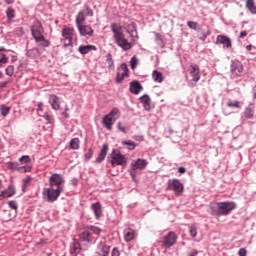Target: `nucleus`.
I'll list each match as a JSON object with an SVG mask.
<instances>
[{
  "instance_id": "41",
  "label": "nucleus",
  "mask_w": 256,
  "mask_h": 256,
  "mask_svg": "<svg viewBox=\"0 0 256 256\" xmlns=\"http://www.w3.org/2000/svg\"><path fill=\"white\" fill-rule=\"evenodd\" d=\"M138 65H139V59H137V56H133L130 60L131 69L133 70L137 69Z\"/></svg>"
},
{
  "instance_id": "3",
  "label": "nucleus",
  "mask_w": 256,
  "mask_h": 256,
  "mask_svg": "<svg viewBox=\"0 0 256 256\" xmlns=\"http://www.w3.org/2000/svg\"><path fill=\"white\" fill-rule=\"evenodd\" d=\"M73 41H77L75 29L70 27L62 29L61 43H63V48L67 49V47H73Z\"/></svg>"
},
{
  "instance_id": "40",
  "label": "nucleus",
  "mask_w": 256,
  "mask_h": 256,
  "mask_svg": "<svg viewBox=\"0 0 256 256\" xmlns=\"http://www.w3.org/2000/svg\"><path fill=\"white\" fill-rule=\"evenodd\" d=\"M87 229L88 231H91L92 233H94V235H101V232H102L101 228L93 225L88 226Z\"/></svg>"
},
{
  "instance_id": "9",
  "label": "nucleus",
  "mask_w": 256,
  "mask_h": 256,
  "mask_svg": "<svg viewBox=\"0 0 256 256\" xmlns=\"http://www.w3.org/2000/svg\"><path fill=\"white\" fill-rule=\"evenodd\" d=\"M45 33V30L43 29V25L41 24V22L36 21L34 22V24L31 27V34L32 37H34V39H40L41 37H43Z\"/></svg>"
},
{
  "instance_id": "12",
  "label": "nucleus",
  "mask_w": 256,
  "mask_h": 256,
  "mask_svg": "<svg viewBox=\"0 0 256 256\" xmlns=\"http://www.w3.org/2000/svg\"><path fill=\"white\" fill-rule=\"evenodd\" d=\"M216 45H223V49H231V38L220 34L216 37Z\"/></svg>"
},
{
  "instance_id": "5",
  "label": "nucleus",
  "mask_w": 256,
  "mask_h": 256,
  "mask_svg": "<svg viewBox=\"0 0 256 256\" xmlns=\"http://www.w3.org/2000/svg\"><path fill=\"white\" fill-rule=\"evenodd\" d=\"M111 166L115 167L118 165L120 167H127V158L125 155L121 154L118 150H113L111 153Z\"/></svg>"
},
{
  "instance_id": "52",
  "label": "nucleus",
  "mask_w": 256,
  "mask_h": 256,
  "mask_svg": "<svg viewBox=\"0 0 256 256\" xmlns=\"http://www.w3.org/2000/svg\"><path fill=\"white\" fill-rule=\"evenodd\" d=\"M155 42L157 45H163V36L159 33H155Z\"/></svg>"
},
{
  "instance_id": "43",
  "label": "nucleus",
  "mask_w": 256,
  "mask_h": 256,
  "mask_svg": "<svg viewBox=\"0 0 256 256\" xmlns=\"http://www.w3.org/2000/svg\"><path fill=\"white\" fill-rule=\"evenodd\" d=\"M32 169H33V168H32L31 166H29V165L20 166L18 172H19V173H31V170H32Z\"/></svg>"
},
{
  "instance_id": "30",
  "label": "nucleus",
  "mask_w": 256,
  "mask_h": 256,
  "mask_svg": "<svg viewBox=\"0 0 256 256\" xmlns=\"http://www.w3.org/2000/svg\"><path fill=\"white\" fill-rule=\"evenodd\" d=\"M152 79L155 83H163V74L157 70L152 72Z\"/></svg>"
},
{
  "instance_id": "20",
  "label": "nucleus",
  "mask_w": 256,
  "mask_h": 256,
  "mask_svg": "<svg viewBox=\"0 0 256 256\" xmlns=\"http://www.w3.org/2000/svg\"><path fill=\"white\" fill-rule=\"evenodd\" d=\"M17 193V190H15V186L9 185L6 190H3L0 193V199L3 197L4 199H9V197H13Z\"/></svg>"
},
{
  "instance_id": "2",
  "label": "nucleus",
  "mask_w": 256,
  "mask_h": 256,
  "mask_svg": "<svg viewBox=\"0 0 256 256\" xmlns=\"http://www.w3.org/2000/svg\"><path fill=\"white\" fill-rule=\"evenodd\" d=\"M110 28L113 33L116 45H118V47H120V49H122L123 51H129V49H131L133 45L131 44V42H129V40H127V38H125V34L117 29V24L112 23Z\"/></svg>"
},
{
  "instance_id": "15",
  "label": "nucleus",
  "mask_w": 256,
  "mask_h": 256,
  "mask_svg": "<svg viewBox=\"0 0 256 256\" xmlns=\"http://www.w3.org/2000/svg\"><path fill=\"white\" fill-rule=\"evenodd\" d=\"M231 73L234 77H241V73H243V64L241 62H232L231 64Z\"/></svg>"
},
{
  "instance_id": "19",
  "label": "nucleus",
  "mask_w": 256,
  "mask_h": 256,
  "mask_svg": "<svg viewBox=\"0 0 256 256\" xmlns=\"http://www.w3.org/2000/svg\"><path fill=\"white\" fill-rule=\"evenodd\" d=\"M130 93H132L133 95H139L141 93V91H143V86L141 85V83H139V81L134 80L130 83Z\"/></svg>"
},
{
  "instance_id": "1",
  "label": "nucleus",
  "mask_w": 256,
  "mask_h": 256,
  "mask_svg": "<svg viewBox=\"0 0 256 256\" xmlns=\"http://www.w3.org/2000/svg\"><path fill=\"white\" fill-rule=\"evenodd\" d=\"M235 207H237L235 202H216L209 205L211 215H216L217 217L229 215Z\"/></svg>"
},
{
  "instance_id": "29",
  "label": "nucleus",
  "mask_w": 256,
  "mask_h": 256,
  "mask_svg": "<svg viewBox=\"0 0 256 256\" xmlns=\"http://www.w3.org/2000/svg\"><path fill=\"white\" fill-rule=\"evenodd\" d=\"M246 9L250 11L252 15H256V5L254 0H247L246 1Z\"/></svg>"
},
{
  "instance_id": "49",
  "label": "nucleus",
  "mask_w": 256,
  "mask_h": 256,
  "mask_svg": "<svg viewBox=\"0 0 256 256\" xmlns=\"http://www.w3.org/2000/svg\"><path fill=\"white\" fill-rule=\"evenodd\" d=\"M189 235L193 238L197 237V227L189 226Z\"/></svg>"
},
{
  "instance_id": "37",
  "label": "nucleus",
  "mask_w": 256,
  "mask_h": 256,
  "mask_svg": "<svg viewBox=\"0 0 256 256\" xmlns=\"http://www.w3.org/2000/svg\"><path fill=\"white\" fill-rule=\"evenodd\" d=\"M6 15H7L8 22L11 23V21H13V19H15V10L13 8L9 7L6 10Z\"/></svg>"
},
{
  "instance_id": "48",
  "label": "nucleus",
  "mask_w": 256,
  "mask_h": 256,
  "mask_svg": "<svg viewBox=\"0 0 256 256\" xmlns=\"http://www.w3.org/2000/svg\"><path fill=\"white\" fill-rule=\"evenodd\" d=\"M4 217H3V221H11L13 219V216H11V211L9 210H4Z\"/></svg>"
},
{
  "instance_id": "14",
  "label": "nucleus",
  "mask_w": 256,
  "mask_h": 256,
  "mask_svg": "<svg viewBox=\"0 0 256 256\" xmlns=\"http://www.w3.org/2000/svg\"><path fill=\"white\" fill-rule=\"evenodd\" d=\"M189 73L192 77V81H194L195 83H197V81L201 79V70L199 69V65L197 64L190 65Z\"/></svg>"
},
{
  "instance_id": "28",
  "label": "nucleus",
  "mask_w": 256,
  "mask_h": 256,
  "mask_svg": "<svg viewBox=\"0 0 256 256\" xmlns=\"http://www.w3.org/2000/svg\"><path fill=\"white\" fill-rule=\"evenodd\" d=\"M106 63L109 71H115V62L113 61V56L111 53L106 54Z\"/></svg>"
},
{
  "instance_id": "7",
  "label": "nucleus",
  "mask_w": 256,
  "mask_h": 256,
  "mask_svg": "<svg viewBox=\"0 0 256 256\" xmlns=\"http://www.w3.org/2000/svg\"><path fill=\"white\" fill-rule=\"evenodd\" d=\"M63 183H65V178L61 174L54 173L49 178V186L56 187V189H60L61 191L63 190L61 187Z\"/></svg>"
},
{
  "instance_id": "34",
  "label": "nucleus",
  "mask_w": 256,
  "mask_h": 256,
  "mask_svg": "<svg viewBox=\"0 0 256 256\" xmlns=\"http://www.w3.org/2000/svg\"><path fill=\"white\" fill-rule=\"evenodd\" d=\"M6 167L8 169H10L11 171H18L19 172V169L21 167V165L18 164V162H7L6 163Z\"/></svg>"
},
{
  "instance_id": "23",
  "label": "nucleus",
  "mask_w": 256,
  "mask_h": 256,
  "mask_svg": "<svg viewBox=\"0 0 256 256\" xmlns=\"http://www.w3.org/2000/svg\"><path fill=\"white\" fill-rule=\"evenodd\" d=\"M97 50V46L95 45H81L78 48V52L81 55H87V53H91V51H96Z\"/></svg>"
},
{
  "instance_id": "6",
  "label": "nucleus",
  "mask_w": 256,
  "mask_h": 256,
  "mask_svg": "<svg viewBox=\"0 0 256 256\" xmlns=\"http://www.w3.org/2000/svg\"><path fill=\"white\" fill-rule=\"evenodd\" d=\"M167 189L169 191H173L175 195L179 196L181 195V193H183L185 187L183 186V183H181V181H179L178 179H172L168 181Z\"/></svg>"
},
{
  "instance_id": "36",
  "label": "nucleus",
  "mask_w": 256,
  "mask_h": 256,
  "mask_svg": "<svg viewBox=\"0 0 256 256\" xmlns=\"http://www.w3.org/2000/svg\"><path fill=\"white\" fill-rule=\"evenodd\" d=\"M10 112H11V107L7 105L0 106V113L2 117H7V115H9Z\"/></svg>"
},
{
  "instance_id": "18",
  "label": "nucleus",
  "mask_w": 256,
  "mask_h": 256,
  "mask_svg": "<svg viewBox=\"0 0 256 256\" xmlns=\"http://www.w3.org/2000/svg\"><path fill=\"white\" fill-rule=\"evenodd\" d=\"M79 239L80 241H82L83 243H94L95 238L93 237V234H91V232H89V230H85L84 232H82L79 235Z\"/></svg>"
},
{
  "instance_id": "54",
  "label": "nucleus",
  "mask_w": 256,
  "mask_h": 256,
  "mask_svg": "<svg viewBox=\"0 0 256 256\" xmlns=\"http://www.w3.org/2000/svg\"><path fill=\"white\" fill-rule=\"evenodd\" d=\"M209 35H211V30H207L205 33H202L199 37L200 41H205Z\"/></svg>"
},
{
  "instance_id": "56",
  "label": "nucleus",
  "mask_w": 256,
  "mask_h": 256,
  "mask_svg": "<svg viewBox=\"0 0 256 256\" xmlns=\"http://www.w3.org/2000/svg\"><path fill=\"white\" fill-rule=\"evenodd\" d=\"M93 157V150L89 149L88 153L85 154L84 159L85 161H89Z\"/></svg>"
},
{
  "instance_id": "8",
  "label": "nucleus",
  "mask_w": 256,
  "mask_h": 256,
  "mask_svg": "<svg viewBox=\"0 0 256 256\" xmlns=\"http://www.w3.org/2000/svg\"><path fill=\"white\" fill-rule=\"evenodd\" d=\"M177 243V234L175 232H169L166 236H164L162 241V247L169 249L173 247Z\"/></svg>"
},
{
  "instance_id": "58",
  "label": "nucleus",
  "mask_w": 256,
  "mask_h": 256,
  "mask_svg": "<svg viewBox=\"0 0 256 256\" xmlns=\"http://www.w3.org/2000/svg\"><path fill=\"white\" fill-rule=\"evenodd\" d=\"M117 129L121 131V133H127V128L122 126L121 122L117 123Z\"/></svg>"
},
{
  "instance_id": "53",
  "label": "nucleus",
  "mask_w": 256,
  "mask_h": 256,
  "mask_svg": "<svg viewBox=\"0 0 256 256\" xmlns=\"http://www.w3.org/2000/svg\"><path fill=\"white\" fill-rule=\"evenodd\" d=\"M13 73H15V67L14 66H8L6 68V75H8V77H12Z\"/></svg>"
},
{
  "instance_id": "24",
  "label": "nucleus",
  "mask_w": 256,
  "mask_h": 256,
  "mask_svg": "<svg viewBox=\"0 0 256 256\" xmlns=\"http://www.w3.org/2000/svg\"><path fill=\"white\" fill-rule=\"evenodd\" d=\"M107 151H109V145L103 144L102 149L96 158V163H102L105 161V158L107 157Z\"/></svg>"
},
{
  "instance_id": "50",
  "label": "nucleus",
  "mask_w": 256,
  "mask_h": 256,
  "mask_svg": "<svg viewBox=\"0 0 256 256\" xmlns=\"http://www.w3.org/2000/svg\"><path fill=\"white\" fill-rule=\"evenodd\" d=\"M8 205L10 207V209H13L15 211V213L17 212V209H18V205H17V201L15 200H11L8 202Z\"/></svg>"
},
{
  "instance_id": "44",
  "label": "nucleus",
  "mask_w": 256,
  "mask_h": 256,
  "mask_svg": "<svg viewBox=\"0 0 256 256\" xmlns=\"http://www.w3.org/2000/svg\"><path fill=\"white\" fill-rule=\"evenodd\" d=\"M22 191H25V189H27V185H29V183H31V176H26L23 180H22Z\"/></svg>"
},
{
  "instance_id": "51",
  "label": "nucleus",
  "mask_w": 256,
  "mask_h": 256,
  "mask_svg": "<svg viewBox=\"0 0 256 256\" xmlns=\"http://www.w3.org/2000/svg\"><path fill=\"white\" fill-rule=\"evenodd\" d=\"M14 33L18 37H21V35H25V29H23V27H17L15 28Z\"/></svg>"
},
{
  "instance_id": "39",
  "label": "nucleus",
  "mask_w": 256,
  "mask_h": 256,
  "mask_svg": "<svg viewBox=\"0 0 256 256\" xmlns=\"http://www.w3.org/2000/svg\"><path fill=\"white\" fill-rule=\"evenodd\" d=\"M70 149L77 150L79 149V138H73L70 143Z\"/></svg>"
},
{
  "instance_id": "32",
  "label": "nucleus",
  "mask_w": 256,
  "mask_h": 256,
  "mask_svg": "<svg viewBox=\"0 0 256 256\" xmlns=\"http://www.w3.org/2000/svg\"><path fill=\"white\" fill-rule=\"evenodd\" d=\"M187 27H189V29H192L193 31H196L197 33L201 31V25H199V23L195 21H188Z\"/></svg>"
},
{
  "instance_id": "13",
  "label": "nucleus",
  "mask_w": 256,
  "mask_h": 256,
  "mask_svg": "<svg viewBox=\"0 0 256 256\" xmlns=\"http://www.w3.org/2000/svg\"><path fill=\"white\" fill-rule=\"evenodd\" d=\"M148 165L147 160L138 158L134 162L131 163L132 171H143Z\"/></svg>"
},
{
  "instance_id": "60",
  "label": "nucleus",
  "mask_w": 256,
  "mask_h": 256,
  "mask_svg": "<svg viewBox=\"0 0 256 256\" xmlns=\"http://www.w3.org/2000/svg\"><path fill=\"white\" fill-rule=\"evenodd\" d=\"M37 113L38 115L41 117V115H43V103H39L38 104V108H37Z\"/></svg>"
},
{
  "instance_id": "31",
  "label": "nucleus",
  "mask_w": 256,
  "mask_h": 256,
  "mask_svg": "<svg viewBox=\"0 0 256 256\" xmlns=\"http://www.w3.org/2000/svg\"><path fill=\"white\" fill-rule=\"evenodd\" d=\"M85 23V10H81L76 16V25H83Z\"/></svg>"
},
{
  "instance_id": "35",
  "label": "nucleus",
  "mask_w": 256,
  "mask_h": 256,
  "mask_svg": "<svg viewBox=\"0 0 256 256\" xmlns=\"http://www.w3.org/2000/svg\"><path fill=\"white\" fill-rule=\"evenodd\" d=\"M108 115H110L114 121H117V119L121 117V111H119V108H113Z\"/></svg>"
},
{
  "instance_id": "33",
  "label": "nucleus",
  "mask_w": 256,
  "mask_h": 256,
  "mask_svg": "<svg viewBox=\"0 0 256 256\" xmlns=\"http://www.w3.org/2000/svg\"><path fill=\"white\" fill-rule=\"evenodd\" d=\"M41 38H36V43H39L40 47H49L51 45V42L47 39H45V36H40Z\"/></svg>"
},
{
  "instance_id": "55",
  "label": "nucleus",
  "mask_w": 256,
  "mask_h": 256,
  "mask_svg": "<svg viewBox=\"0 0 256 256\" xmlns=\"http://www.w3.org/2000/svg\"><path fill=\"white\" fill-rule=\"evenodd\" d=\"M40 117H44L47 125H49V123H51V116H49V113L44 112Z\"/></svg>"
},
{
  "instance_id": "64",
  "label": "nucleus",
  "mask_w": 256,
  "mask_h": 256,
  "mask_svg": "<svg viewBox=\"0 0 256 256\" xmlns=\"http://www.w3.org/2000/svg\"><path fill=\"white\" fill-rule=\"evenodd\" d=\"M239 37L240 39H243V37H247V31H242Z\"/></svg>"
},
{
  "instance_id": "61",
  "label": "nucleus",
  "mask_w": 256,
  "mask_h": 256,
  "mask_svg": "<svg viewBox=\"0 0 256 256\" xmlns=\"http://www.w3.org/2000/svg\"><path fill=\"white\" fill-rule=\"evenodd\" d=\"M239 256H247V249L245 248H240L238 251Z\"/></svg>"
},
{
  "instance_id": "25",
  "label": "nucleus",
  "mask_w": 256,
  "mask_h": 256,
  "mask_svg": "<svg viewBox=\"0 0 256 256\" xmlns=\"http://www.w3.org/2000/svg\"><path fill=\"white\" fill-rule=\"evenodd\" d=\"M140 101L145 109V111L151 110V98L149 95L144 94L142 97H140Z\"/></svg>"
},
{
  "instance_id": "45",
  "label": "nucleus",
  "mask_w": 256,
  "mask_h": 256,
  "mask_svg": "<svg viewBox=\"0 0 256 256\" xmlns=\"http://www.w3.org/2000/svg\"><path fill=\"white\" fill-rule=\"evenodd\" d=\"M227 106L233 107L234 109H241V102L240 101H235V102L228 101Z\"/></svg>"
},
{
  "instance_id": "59",
  "label": "nucleus",
  "mask_w": 256,
  "mask_h": 256,
  "mask_svg": "<svg viewBox=\"0 0 256 256\" xmlns=\"http://www.w3.org/2000/svg\"><path fill=\"white\" fill-rule=\"evenodd\" d=\"M111 256H121V252H119V248H113L111 251Z\"/></svg>"
},
{
  "instance_id": "57",
  "label": "nucleus",
  "mask_w": 256,
  "mask_h": 256,
  "mask_svg": "<svg viewBox=\"0 0 256 256\" xmlns=\"http://www.w3.org/2000/svg\"><path fill=\"white\" fill-rule=\"evenodd\" d=\"M84 15H86L87 17H93V10H91V8L86 7V9L84 10Z\"/></svg>"
},
{
  "instance_id": "21",
  "label": "nucleus",
  "mask_w": 256,
  "mask_h": 256,
  "mask_svg": "<svg viewBox=\"0 0 256 256\" xmlns=\"http://www.w3.org/2000/svg\"><path fill=\"white\" fill-rule=\"evenodd\" d=\"M49 103L52 109H54V111H59L61 109V104L59 102V97H57V95H50Z\"/></svg>"
},
{
  "instance_id": "26",
  "label": "nucleus",
  "mask_w": 256,
  "mask_h": 256,
  "mask_svg": "<svg viewBox=\"0 0 256 256\" xmlns=\"http://www.w3.org/2000/svg\"><path fill=\"white\" fill-rule=\"evenodd\" d=\"M133 239H135V230L126 228L124 230V240L129 243V241H133Z\"/></svg>"
},
{
  "instance_id": "38",
  "label": "nucleus",
  "mask_w": 256,
  "mask_h": 256,
  "mask_svg": "<svg viewBox=\"0 0 256 256\" xmlns=\"http://www.w3.org/2000/svg\"><path fill=\"white\" fill-rule=\"evenodd\" d=\"M122 145H127L129 151H133L137 147V144H135V142H133L131 140L122 141Z\"/></svg>"
},
{
  "instance_id": "63",
  "label": "nucleus",
  "mask_w": 256,
  "mask_h": 256,
  "mask_svg": "<svg viewBox=\"0 0 256 256\" xmlns=\"http://www.w3.org/2000/svg\"><path fill=\"white\" fill-rule=\"evenodd\" d=\"M185 171H187V170L185 169V167H179V168H178V173L183 174V173H185Z\"/></svg>"
},
{
  "instance_id": "22",
  "label": "nucleus",
  "mask_w": 256,
  "mask_h": 256,
  "mask_svg": "<svg viewBox=\"0 0 256 256\" xmlns=\"http://www.w3.org/2000/svg\"><path fill=\"white\" fill-rule=\"evenodd\" d=\"M116 120L113 119V117H111V115L107 114L103 117L102 119V123L105 127V129H108V131H111L112 127H113V123Z\"/></svg>"
},
{
  "instance_id": "46",
  "label": "nucleus",
  "mask_w": 256,
  "mask_h": 256,
  "mask_svg": "<svg viewBox=\"0 0 256 256\" xmlns=\"http://www.w3.org/2000/svg\"><path fill=\"white\" fill-rule=\"evenodd\" d=\"M19 161H20L21 165H25V164L31 162V158L29 157V155H24L19 158Z\"/></svg>"
},
{
  "instance_id": "10",
  "label": "nucleus",
  "mask_w": 256,
  "mask_h": 256,
  "mask_svg": "<svg viewBox=\"0 0 256 256\" xmlns=\"http://www.w3.org/2000/svg\"><path fill=\"white\" fill-rule=\"evenodd\" d=\"M110 252H111V246L107 245V243H105L104 240H101L97 244L96 253L98 256H109Z\"/></svg>"
},
{
  "instance_id": "17",
  "label": "nucleus",
  "mask_w": 256,
  "mask_h": 256,
  "mask_svg": "<svg viewBox=\"0 0 256 256\" xmlns=\"http://www.w3.org/2000/svg\"><path fill=\"white\" fill-rule=\"evenodd\" d=\"M91 210L95 215V219L99 220L101 217H103V208L100 202L91 204Z\"/></svg>"
},
{
  "instance_id": "4",
  "label": "nucleus",
  "mask_w": 256,
  "mask_h": 256,
  "mask_svg": "<svg viewBox=\"0 0 256 256\" xmlns=\"http://www.w3.org/2000/svg\"><path fill=\"white\" fill-rule=\"evenodd\" d=\"M42 195L44 201H47L48 203H55V201L59 199V195H61V189L49 186L48 188H43Z\"/></svg>"
},
{
  "instance_id": "11",
  "label": "nucleus",
  "mask_w": 256,
  "mask_h": 256,
  "mask_svg": "<svg viewBox=\"0 0 256 256\" xmlns=\"http://www.w3.org/2000/svg\"><path fill=\"white\" fill-rule=\"evenodd\" d=\"M129 76V68L127 67V64L122 63L120 65L119 71L116 76V82L121 83L125 77Z\"/></svg>"
},
{
  "instance_id": "16",
  "label": "nucleus",
  "mask_w": 256,
  "mask_h": 256,
  "mask_svg": "<svg viewBox=\"0 0 256 256\" xmlns=\"http://www.w3.org/2000/svg\"><path fill=\"white\" fill-rule=\"evenodd\" d=\"M77 28L82 37H87V35L88 37H93V28L91 26L80 24Z\"/></svg>"
},
{
  "instance_id": "42",
  "label": "nucleus",
  "mask_w": 256,
  "mask_h": 256,
  "mask_svg": "<svg viewBox=\"0 0 256 256\" xmlns=\"http://www.w3.org/2000/svg\"><path fill=\"white\" fill-rule=\"evenodd\" d=\"M253 115H254L253 109H251L250 107L245 109L244 117L246 119H253Z\"/></svg>"
},
{
  "instance_id": "27",
  "label": "nucleus",
  "mask_w": 256,
  "mask_h": 256,
  "mask_svg": "<svg viewBox=\"0 0 256 256\" xmlns=\"http://www.w3.org/2000/svg\"><path fill=\"white\" fill-rule=\"evenodd\" d=\"M71 255H78V253H81V244L79 242L74 241L71 248H70Z\"/></svg>"
},
{
  "instance_id": "47",
  "label": "nucleus",
  "mask_w": 256,
  "mask_h": 256,
  "mask_svg": "<svg viewBox=\"0 0 256 256\" xmlns=\"http://www.w3.org/2000/svg\"><path fill=\"white\" fill-rule=\"evenodd\" d=\"M7 61H9V58H7V55H5V53L0 51V67L1 65H5Z\"/></svg>"
},
{
  "instance_id": "62",
  "label": "nucleus",
  "mask_w": 256,
  "mask_h": 256,
  "mask_svg": "<svg viewBox=\"0 0 256 256\" xmlns=\"http://www.w3.org/2000/svg\"><path fill=\"white\" fill-rule=\"evenodd\" d=\"M197 255H199V251L193 249V250L189 253L188 256H197Z\"/></svg>"
}]
</instances>
